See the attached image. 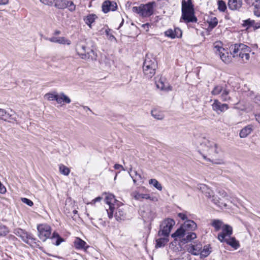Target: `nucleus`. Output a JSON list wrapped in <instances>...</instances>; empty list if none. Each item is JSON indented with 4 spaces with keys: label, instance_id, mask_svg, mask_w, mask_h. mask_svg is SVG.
Here are the masks:
<instances>
[{
    "label": "nucleus",
    "instance_id": "5701e85b",
    "mask_svg": "<svg viewBox=\"0 0 260 260\" xmlns=\"http://www.w3.org/2000/svg\"><path fill=\"white\" fill-rule=\"evenodd\" d=\"M115 212V217L117 221L123 220L125 218V212L122 207H118L116 208Z\"/></svg>",
    "mask_w": 260,
    "mask_h": 260
},
{
    "label": "nucleus",
    "instance_id": "bb28decb",
    "mask_svg": "<svg viewBox=\"0 0 260 260\" xmlns=\"http://www.w3.org/2000/svg\"><path fill=\"white\" fill-rule=\"evenodd\" d=\"M224 242H226L235 249H238L240 246L239 242L234 237H229L225 239Z\"/></svg>",
    "mask_w": 260,
    "mask_h": 260
},
{
    "label": "nucleus",
    "instance_id": "bf43d9fd",
    "mask_svg": "<svg viewBox=\"0 0 260 260\" xmlns=\"http://www.w3.org/2000/svg\"><path fill=\"white\" fill-rule=\"evenodd\" d=\"M219 193L222 197H225L227 196V193L224 190L219 191Z\"/></svg>",
    "mask_w": 260,
    "mask_h": 260
},
{
    "label": "nucleus",
    "instance_id": "4468645a",
    "mask_svg": "<svg viewBox=\"0 0 260 260\" xmlns=\"http://www.w3.org/2000/svg\"><path fill=\"white\" fill-rule=\"evenodd\" d=\"M212 108L213 111L217 114L223 113L229 109V106L227 104L221 103L219 100H214L213 103L212 104Z\"/></svg>",
    "mask_w": 260,
    "mask_h": 260
},
{
    "label": "nucleus",
    "instance_id": "cd10ccee",
    "mask_svg": "<svg viewBox=\"0 0 260 260\" xmlns=\"http://www.w3.org/2000/svg\"><path fill=\"white\" fill-rule=\"evenodd\" d=\"M211 225L214 228L215 231H219L225 225L222 220L219 219H213Z\"/></svg>",
    "mask_w": 260,
    "mask_h": 260
},
{
    "label": "nucleus",
    "instance_id": "9b49d317",
    "mask_svg": "<svg viewBox=\"0 0 260 260\" xmlns=\"http://www.w3.org/2000/svg\"><path fill=\"white\" fill-rule=\"evenodd\" d=\"M115 197L112 194H108L105 198L106 203L108 204L109 208L106 209L108 217L111 219L113 216L114 211L115 210L113 202H115Z\"/></svg>",
    "mask_w": 260,
    "mask_h": 260
},
{
    "label": "nucleus",
    "instance_id": "7c9ffc66",
    "mask_svg": "<svg viewBox=\"0 0 260 260\" xmlns=\"http://www.w3.org/2000/svg\"><path fill=\"white\" fill-rule=\"evenodd\" d=\"M252 131V126L251 125H247L242 128L239 134L241 138H245L249 135Z\"/></svg>",
    "mask_w": 260,
    "mask_h": 260
},
{
    "label": "nucleus",
    "instance_id": "b1692460",
    "mask_svg": "<svg viewBox=\"0 0 260 260\" xmlns=\"http://www.w3.org/2000/svg\"><path fill=\"white\" fill-rule=\"evenodd\" d=\"M47 40H49L51 42L57 43L60 44H71V41L69 40L66 39L64 37H52L50 38H48L47 39Z\"/></svg>",
    "mask_w": 260,
    "mask_h": 260
},
{
    "label": "nucleus",
    "instance_id": "dca6fc26",
    "mask_svg": "<svg viewBox=\"0 0 260 260\" xmlns=\"http://www.w3.org/2000/svg\"><path fill=\"white\" fill-rule=\"evenodd\" d=\"M102 8L103 12L107 13L110 11H115L117 8V5L115 2L106 1L103 3Z\"/></svg>",
    "mask_w": 260,
    "mask_h": 260
},
{
    "label": "nucleus",
    "instance_id": "a211bd4d",
    "mask_svg": "<svg viewBox=\"0 0 260 260\" xmlns=\"http://www.w3.org/2000/svg\"><path fill=\"white\" fill-rule=\"evenodd\" d=\"M202 248V245L201 243L196 244H190L187 247V251L192 254L197 255H201V251Z\"/></svg>",
    "mask_w": 260,
    "mask_h": 260
},
{
    "label": "nucleus",
    "instance_id": "2eb2a0df",
    "mask_svg": "<svg viewBox=\"0 0 260 260\" xmlns=\"http://www.w3.org/2000/svg\"><path fill=\"white\" fill-rule=\"evenodd\" d=\"M155 84L157 88L162 91H169L172 90V87L164 78H160L158 81H156Z\"/></svg>",
    "mask_w": 260,
    "mask_h": 260
},
{
    "label": "nucleus",
    "instance_id": "5fc2aeb1",
    "mask_svg": "<svg viewBox=\"0 0 260 260\" xmlns=\"http://www.w3.org/2000/svg\"><path fill=\"white\" fill-rule=\"evenodd\" d=\"M133 11L138 13V14H139L140 15H141V9H140V6L139 7H134L133 8Z\"/></svg>",
    "mask_w": 260,
    "mask_h": 260
},
{
    "label": "nucleus",
    "instance_id": "052dcab7",
    "mask_svg": "<svg viewBox=\"0 0 260 260\" xmlns=\"http://www.w3.org/2000/svg\"><path fill=\"white\" fill-rule=\"evenodd\" d=\"M256 119L260 123V114L256 115Z\"/></svg>",
    "mask_w": 260,
    "mask_h": 260
},
{
    "label": "nucleus",
    "instance_id": "1a4fd4ad",
    "mask_svg": "<svg viewBox=\"0 0 260 260\" xmlns=\"http://www.w3.org/2000/svg\"><path fill=\"white\" fill-rule=\"evenodd\" d=\"M175 221L171 218L165 219L160 225L158 235L159 236L169 237L170 232L175 225Z\"/></svg>",
    "mask_w": 260,
    "mask_h": 260
},
{
    "label": "nucleus",
    "instance_id": "473e14b6",
    "mask_svg": "<svg viewBox=\"0 0 260 260\" xmlns=\"http://www.w3.org/2000/svg\"><path fill=\"white\" fill-rule=\"evenodd\" d=\"M207 23L209 24V27L211 29H213L218 24V21L216 17L214 16H211L209 19L207 21Z\"/></svg>",
    "mask_w": 260,
    "mask_h": 260
},
{
    "label": "nucleus",
    "instance_id": "f8f14e48",
    "mask_svg": "<svg viewBox=\"0 0 260 260\" xmlns=\"http://www.w3.org/2000/svg\"><path fill=\"white\" fill-rule=\"evenodd\" d=\"M221 229L222 231L218 234L217 238L221 242H224L226 239L232 235L233 229L231 226L227 224H225Z\"/></svg>",
    "mask_w": 260,
    "mask_h": 260
},
{
    "label": "nucleus",
    "instance_id": "4be33fe9",
    "mask_svg": "<svg viewBox=\"0 0 260 260\" xmlns=\"http://www.w3.org/2000/svg\"><path fill=\"white\" fill-rule=\"evenodd\" d=\"M242 5V0H229L228 6L232 10H236L240 9Z\"/></svg>",
    "mask_w": 260,
    "mask_h": 260
},
{
    "label": "nucleus",
    "instance_id": "39448f33",
    "mask_svg": "<svg viewBox=\"0 0 260 260\" xmlns=\"http://www.w3.org/2000/svg\"><path fill=\"white\" fill-rule=\"evenodd\" d=\"M230 50L234 57H239L244 62H247L250 59L251 48L244 44H232L230 47Z\"/></svg>",
    "mask_w": 260,
    "mask_h": 260
},
{
    "label": "nucleus",
    "instance_id": "20e7f679",
    "mask_svg": "<svg viewBox=\"0 0 260 260\" xmlns=\"http://www.w3.org/2000/svg\"><path fill=\"white\" fill-rule=\"evenodd\" d=\"M39 238L43 242H45L48 238L51 237L53 241L55 240V244L57 246L59 245L63 239L61 238L59 234L54 232L51 237V229L50 226L46 224H41L37 226Z\"/></svg>",
    "mask_w": 260,
    "mask_h": 260
},
{
    "label": "nucleus",
    "instance_id": "0e129e2a",
    "mask_svg": "<svg viewBox=\"0 0 260 260\" xmlns=\"http://www.w3.org/2000/svg\"><path fill=\"white\" fill-rule=\"evenodd\" d=\"M123 23V19L122 20V22L120 24L119 27L122 25Z\"/></svg>",
    "mask_w": 260,
    "mask_h": 260
},
{
    "label": "nucleus",
    "instance_id": "a878e982",
    "mask_svg": "<svg viewBox=\"0 0 260 260\" xmlns=\"http://www.w3.org/2000/svg\"><path fill=\"white\" fill-rule=\"evenodd\" d=\"M71 102V99L67 95L64 94L63 92L58 94L56 99V102L59 104H62L63 102L69 104Z\"/></svg>",
    "mask_w": 260,
    "mask_h": 260
},
{
    "label": "nucleus",
    "instance_id": "37998d69",
    "mask_svg": "<svg viewBox=\"0 0 260 260\" xmlns=\"http://www.w3.org/2000/svg\"><path fill=\"white\" fill-rule=\"evenodd\" d=\"M165 34L166 36L172 39H174L176 38L175 34L174 31V29H169L165 31Z\"/></svg>",
    "mask_w": 260,
    "mask_h": 260
},
{
    "label": "nucleus",
    "instance_id": "4d7b16f0",
    "mask_svg": "<svg viewBox=\"0 0 260 260\" xmlns=\"http://www.w3.org/2000/svg\"><path fill=\"white\" fill-rule=\"evenodd\" d=\"M9 3V0H0V5H6Z\"/></svg>",
    "mask_w": 260,
    "mask_h": 260
},
{
    "label": "nucleus",
    "instance_id": "680f3d73",
    "mask_svg": "<svg viewBox=\"0 0 260 260\" xmlns=\"http://www.w3.org/2000/svg\"><path fill=\"white\" fill-rule=\"evenodd\" d=\"M245 23L247 24V25H251V21L249 20H247L245 21Z\"/></svg>",
    "mask_w": 260,
    "mask_h": 260
},
{
    "label": "nucleus",
    "instance_id": "6e6d98bb",
    "mask_svg": "<svg viewBox=\"0 0 260 260\" xmlns=\"http://www.w3.org/2000/svg\"><path fill=\"white\" fill-rule=\"evenodd\" d=\"M150 24L148 23L144 24L142 25V27L145 29L147 31H148Z\"/></svg>",
    "mask_w": 260,
    "mask_h": 260
},
{
    "label": "nucleus",
    "instance_id": "aec40b11",
    "mask_svg": "<svg viewBox=\"0 0 260 260\" xmlns=\"http://www.w3.org/2000/svg\"><path fill=\"white\" fill-rule=\"evenodd\" d=\"M197 188L204 193L208 198H211L213 196V191L204 184H199Z\"/></svg>",
    "mask_w": 260,
    "mask_h": 260
},
{
    "label": "nucleus",
    "instance_id": "393cba45",
    "mask_svg": "<svg viewBox=\"0 0 260 260\" xmlns=\"http://www.w3.org/2000/svg\"><path fill=\"white\" fill-rule=\"evenodd\" d=\"M74 245L76 249H84L86 250L89 247L86 243L79 238H76L74 241Z\"/></svg>",
    "mask_w": 260,
    "mask_h": 260
},
{
    "label": "nucleus",
    "instance_id": "79ce46f5",
    "mask_svg": "<svg viewBox=\"0 0 260 260\" xmlns=\"http://www.w3.org/2000/svg\"><path fill=\"white\" fill-rule=\"evenodd\" d=\"M135 176H132L133 182L134 183H136V182L138 181H141L142 179V176L140 174L138 173L136 171H134Z\"/></svg>",
    "mask_w": 260,
    "mask_h": 260
},
{
    "label": "nucleus",
    "instance_id": "3c124183",
    "mask_svg": "<svg viewBox=\"0 0 260 260\" xmlns=\"http://www.w3.org/2000/svg\"><path fill=\"white\" fill-rule=\"evenodd\" d=\"M253 13L255 16L258 17L260 16V8H256L255 7L253 10Z\"/></svg>",
    "mask_w": 260,
    "mask_h": 260
},
{
    "label": "nucleus",
    "instance_id": "774afa93",
    "mask_svg": "<svg viewBox=\"0 0 260 260\" xmlns=\"http://www.w3.org/2000/svg\"><path fill=\"white\" fill-rule=\"evenodd\" d=\"M203 157H204V159H206V156L204 155Z\"/></svg>",
    "mask_w": 260,
    "mask_h": 260
},
{
    "label": "nucleus",
    "instance_id": "13d9d810",
    "mask_svg": "<svg viewBox=\"0 0 260 260\" xmlns=\"http://www.w3.org/2000/svg\"><path fill=\"white\" fill-rule=\"evenodd\" d=\"M114 168L116 170H118V169L121 168L123 170H124V169H123V167H122V166L121 165H119V164H115L114 166Z\"/></svg>",
    "mask_w": 260,
    "mask_h": 260
},
{
    "label": "nucleus",
    "instance_id": "f3484780",
    "mask_svg": "<svg viewBox=\"0 0 260 260\" xmlns=\"http://www.w3.org/2000/svg\"><path fill=\"white\" fill-rule=\"evenodd\" d=\"M19 237L21 238L23 242L27 244L36 243L37 239L31 234L27 233L24 230L23 231Z\"/></svg>",
    "mask_w": 260,
    "mask_h": 260
},
{
    "label": "nucleus",
    "instance_id": "58836bf2",
    "mask_svg": "<svg viewBox=\"0 0 260 260\" xmlns=\"http://www.w3.org/2000/svg\"><path fill=\"white\" fill-rule=\"evenodd\" d=\"M67 0H58L57 1L55 6L58 9H64L66 6Z\"/></svg>",
    "mask_w": 260,
    "mask_h": 260
},
{
    "label": "nucleus",
    "instance_id": "f704fd0d",
    "mask_svg": "<svg viewBox=\"0 0 260 260\" xmlns=\"http://www.w3.org/2000/svg\"><path fill=\"white\" fill-rule=\"evenodd\" d=\"M149 183L150 184L153 185L156 189L159 190H162V186L161 184L156 179H151L149 180Z\"/></svg>",
    "mask_w": 260,
    "mask_h": 260
},
{
    "label": "nucleus",
    "instance_id": "7ed1b4c3",
    "mask_svg": "<svg viewBox=\"0 0 260 260\" xmlns=\"http://www.w3.org/2000/svg\"><path fill=\"white\" fill-rule=\"evenodd\" d=\"M181 11L182 15L180 22H184L186 23L197 22L198 19L194 15L193 5L191 0L182 1Z\"/></svg>",
    "mask_w": 260,
    "mask_h": 260
},
{
    "label": "nucleus",
    "instance_id": "c03bdc74",
    "mask_svg": "<svg viewBox=\"0 0 260 260\" xmlns=\"http://www.w3.org/2000/svg\"><path fill=\"white\" fill-rule=\"evenodd\" d=\"M151 114L153 117L157 119H162L163 118V116L162 115L157 114V112L156 110H152Z\"/></svg>",
    "mask_w": 260,
    "mask_h": 260
},
{
    "label": "nucleus",
    "instance_id": "e2e57ef3",
    "mask_svg": "<svg viewBox=\"0 0 260 260\" xmlns=\"http://www.w3.org/2000/svg\"><path fill=\"white\" fill-rule=\"evenodd\" d=\"M60 34V31L59 30H56L54 32V34L56 35H59Z\"/></svg>",
    "mask_w": 260,
    "mask_h": 260
},
{
    "label": "nucleus",
    "instance_id": "864d4df0",
    "mask_svg": "<svg viewBox=\"0 0 260 260\" xmlns=\"http://www.w3.org/2000/svg\"><path fill=\"white\" fill-rule=\"evenodd\" d=\"M178 216L183 220L187 219V217H186V215H185L183 213H178Z\"/></svg>",
    "mask_w": 260,
    "mask_h": 260
},
{
    "label": "nucleus",
    "instance_id": "a18cd8bd",
    "mask_svg": "<svg viewBox=\"0 0 260 260\" xmlns=\"http://www.w3.org/2000/svg\"><path fill=\"white\" fill-rule=\"evenodd\" d=\"M174 31L175 34L176 38H180L182 36V31L179 28H174Z\"/></svg>",
    "mask_w": 260,
    "mask_h": 260
},
{
    "label": "nucleus",
    "instance_id": "412c9836",
    "mask_svg": "<svg viewBox=\"0 0 260 260\" xmlns=\"http://www.w3.org/2000/svg\"><path fill=\"white\" fill-rule=\"evenodd\" d=\"M140 212L144 221H149L153 219L154 217L153 213L149 208L146 209L145 210H141Z\"/></svg>",
    "mask_w": 260,
    "mask_h": 260
},
{
    "label": "nucleus",
    "instance_id": "09e8293b",
    "mask_svg": "<svg viewBox=\"0 0 260 260\" xmlns=\"http://www.w3.org/2000/svg\"><path fill=\"white\" fill-rule=\"evenodd\" d=\"M40 1L46 5L51 6L53 4V2L52 0H40Z\"/></svg>",
    "mask_w": 260,
    "mask_h": 260
},
{
    "label": "nucleus",
    "instance_id": "f03ea898",
    "mask_svg": "<svg viewBox=\"0 0 260 260\" xmlns=\"http://www.w3.org/2000/svg\"><path fill=\"white\" fill-rule=\"evenodd\" d=\"M201 146L203 147V150L206 152L212 158V161L216 164H223L224 161L222 158H217L220 152V148L217 144L207 139H204L201 143Z\"/></svg>",
    "mask_w": 260,
    "mask_h": 260
},
{
    "label": "nucleus",
    "instance_id": "de8ad7c7",
    "mask_svg": "<svg viewBox=\"0 0 260 260\" xmlns=\"http://www.w3.org/2000/svg\"><path fill=\"white\" fill-rule=\"evenodd\" d=\"M23 231V230L21 229H16L14 230V233L18 237H19L21 236V234H22Z\"/></svg>",
    "mask_w": 260,
    "mask_h": 260
},
{
    "label": "nucleus",
    "instance_id": "423d86ee",
    "mask_svg": "<svg viewBox=\"0 0 260 260\" xmlns=\"http://www.w3.org/2000/svg\"><path fill=\"white\" fill-rule=\"evenodd\" d=\"M76 51L78 55L83 59L87 60L96 59V54L94 50L89 48H87L85 45H77Z\"/></svg>",
    "mask_w": 260,
    "mask_h": 260
},
{
    "label": "nucleus",
    "instance_id": "6e6552de",
    "mask_svg": "<svg viewBox=\"0 0 260 260\" xmlns=\"http://www.w3.org/2000/svg\"><path fill=\"white\" fill-rule=\"evenodd\" d=\"M230 90L226 86L218 85L215 86L211 91L213 95L220 94V98L222 102H229L232 100V98L229 95Z\"/></svg>",
    "mask_w": 260,
    "mask_h": 260
},
{
    "label": "nucleus",
    "instance_id": "69168bd1",
    "mask_svg": "<svg viewBox=\"0 0 260 260\" xmlns=\"http://www.w3.org/2000/svg\"><path fill=\"white\" fill-rule=\"evenodd\" d=\"M73 213H74V214H76L77 213V211L75 210L73 211Z\"/></svg>",
    "mask_w": 260,
    "mask_h": 260
},
{
    "label": "nucleus",
    "instance_id": "72a5a7b5",
    "mask_svg": "<svg viewBox=\"0 0 260 260\" xmlns=\"http://www.w3.org/2000/svg\"><path fill=\"white\" fill-rule=\"evenodd\" d=\"M211 247L210 246V245L204 246L203 249H201V257H206L208 256L211 252Z\"/></svg>",
    "mask_w": 260,
    "mask_h": 260
},
{
    "label": "nucleus",
    "instance_id": "8fccbe9b",
    "mask_svg": "<svg viewBox=\"0 0 260 260\" xmlns=\"http://www.w3.org/2000/svg\"><path fill=\"white\" fill-rule=\"evenodd\" d=\"M102 200V198L101 197H98L92 200L91 202H90L89 204H90L91 205L94 204L96 202H100Z\"/></svg>",
    "mask_w": 260,
    "mask_h": 260
},
{
    "label": "nucleus",
    "instance_id": "c9c22d12",
    "mask_svg": "<svg viewBox=\"0 0 260 260\" xmlns=\"http://www.w3.org/2000/svg\"><path fill=\"white\" fill-rule=\"evenodd\" d=\"M218 9L220 12H224L226 10L225 3L222 0H219L217 2Z\"/></svg>",
    "mask_w": 260,
    "mask_h": 260
},
{
    "label": "nucleus",
    "instance_id": "9d476101",
    "mask_svg": "<svg viewBox=\"0 0 260 260\" xmlns=\"http://www.w3.org/2000/svg\"><path fill=\"white\" fill-rule=\"evenodd\" d=\"M214 51L220 56L221 59L225 63H228L231 61V58L229 53L222 47L215 45L214 47Z\"/></svg>",
    "mask_w": 260,
    "mask_h": 260
},
{
    "label": "nucleus",
    "instance_id": "e433bc0d",
    "mask_svg": "<svg viewBox=\"0 0 260 260\" xmlns=\"http://www.w3.org/2000/svg\"><path fill=\"white\" fill-rule=\"evenodd\" d=\"M59 171L61 174L66 176L68 175L70 172L69 168L63 165H60Z\"/></svg>",
    "mask_w": 260,
    "mask_h": 260
},
{
    "label": "nucleus",
    "instance_id": "4c0bfd02",
    "mask_svg": "<svg viewBox=\"0 0 260 260\" xmlns=\"http://www.w3.org/2000/svg\"><path fill=\"white\" fill-rule=\"evenodd\" d=\"M68 8L71 12H73L76 9V6L72 1H66V8Z\"/></svg>",
    "mask_w": 260,
    "mask_h": 260
},
{
    "label": "nucleus",
    "instance_id": "a19ab883",
    "mask_svg": "<svg viewBox=\"0 0 260 260\" xmlns=\"http://www.w3.org/2000/svg\"><path fill=\"white\" fill-rule=\"evenodd\" d=\"M57 95H58V94L48 93H46L44 96L46 99H47L49 101L55 100L56 101Z\"/></svg>",
    "mask_w": 260,
    "mask_h": 260
},
{
    "label": "nucleus",
    "instance_id": "2f4dec72",
    "mask_svg": "<svg viewBox=\"0 0 260 260\" xmlns=\"http://www.w3.org/2000/svg\"><path fill=\"white\" fill-rule=\"evenodd\" d=\"M169 241L168 237L160 238L156 240L155 247L159 248L164 247Z\"/></svg>",
    "mask_w": 260,
    "mask_h": 260
},
{
    "label": "nucleus",
    "instance_id": "0eeeda50",
    "mask_svg": "<svg viewBox=\"0 0 260 260\" xmlns=\"http://www.w3.org/2000/svg\"><path fill=\"white\" fill-rule=\"evenodd\" d=\"M157 63L155 59H145L143 63V73L146 78H151L155 74Z\"/></svg>",
    "mask_w": 260,
    "mask_h": 260
},
{
    "label": "nucleus",
    "instance_id": "f257e3e1",
    "mask_svg": "<svg viewBox=\"0 0 260 260\" xmlns=\"http://www.w3.org/2000/svg\"><path fill=\"white\" fill-rule=\"evenodd\" d=\"M197 228V225L193 220H186L172 237L182 244L188 243L197 238L196 233L192 232Z\"/></svg>",
    "mask_w": 260,
    "mask_h": 260
},
{
    "label": "nucleus",
    "instance_id": "49530a36",
    "mask_svg": "<svg viewBox=\"0 0 260 260\" xmlns=\"http://www.w3.org/2000/svg\"><path fill=\"white\" fill-rule=\"evenodd\" d=\"M21 200L23 202V203L27 204L29 206L31 207L34 204L33 202L31 200H30L27 198H22Z\"/></svg>",
    "mask_w": 260,
    "mask_h": 260
},
{
    "label": "nucleus",
    "instance_id": "c85d7f7f",
    "mask_svg": "<svg viewBox=\"0 0 260 260\" xmlns=\"http://www.w3.org/2000/svg\"><path fill=\"white\" fill-rule=\"evenodd\" d=\"M98 17L93 14H89L84 18V21L85 23L91 28V24L95 21Z\"/></svg>",
    "mask_w": 260,
    "mask_h": 260
},
{
    "label": "nucleus",
    "instance_id": "ddd939ff",
    "mask_svg": "<svg viewBox=\"0 0 260 260\" xmlns=\"http://www.w3.org/2000/svg\"><path fill=\"white\" fill-rule=\"evenodd\" d=\"M154 2H150L146 4H142L140 6L141 9V15L143 17H149L153 13Z\"/></svg>",
    "mask_w": 260,
    "mask_h": 260
},
{
    "label": "nucleus",
    "instance_id": "603ef678",
    "mask_svg": "<svg viewBox=\"0 0 260 260\" xmlns=\"http://www.w3.org/2000/svg\"><path fill=\"white\" fill-rule=\"evenodd\" d=\"M246 2L249 5H253L254 3H257L258 0H245Z\"/></svg>",
    "mask_w": 260,
    "mask_h": 260
},
{
    "label": "nucleus",
    "instance_id": "c756f323",
    "mask_svg": "<svg viewBox=\"0 0 260 260\" xmlns=\"http://www.w3.org/2000/svg\"><path fill=\"white\" fill-rule=\"evenodd\" d=\"M0 119L5 121L9 119L15 120L13 115L8 113L6 110L3 109H0Z\"/></svg>",
    "mask_w": 260,
    "mask_h": 260
},
{
    "label": "nucleus",
    "instance_id": "6ab92c4d",
    "mask_svg": "<svg viewBox=\"0 0 260 260\" xmlns=\"http://www.w3.org/2000/svg\"><path fill=\"white\" fill-rule=\"evenodd\" d=\"M131 196L133 198H134L136 200L138 201H142V199H148L150 200L151 201H154L156 200V198L155 197H152L150 196L149 194H143L140 193L137 191H133Z\"/></svg>",
    "mask_w": 260,
    "mask_h": 260
},
{
    "label": "nucleus",
    "instance_id": "ea45409f",
    "mask_svg": "<svg viewBox=\"0 0 260 260\" xmlns=\"http://www.w3.org/2000/svg\"><path fill=\"white\" fill-rule=\"evenodd\" d=\"M8 232L9 230L6 226L0 224V236H5Z\"/></svg>",
    "mask_w": 260,
    "mask_h": 260
},
{
    "label": "nucleus",
    "instance_id": "338daca9",
    "mask_svg": "<svg viewBox=\"0 0 260 260\" xmlns=\"http://www.w3.org/2000/svg\"><path fill=\"white\" fill-rule=\"evenodd\" d=\"M215 204H217L218 205V206H220L218 204V203L217 202H215Z\"/></svg>",
    "mask_w": 260,
    "mask_h": 260
}]
</instances>
